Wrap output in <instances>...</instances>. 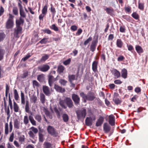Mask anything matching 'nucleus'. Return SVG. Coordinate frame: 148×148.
<instances>
[{
	"label": "nucleus",
	"mask_w": 148,
	"mask_h": 148,
	"mask_svg": "<svg viewBox=\"0 0 148 148\" xmlns=\"http://www.w3.org/2000/svg\"><path fill=\"white\" fill-rule=\"evenodd\" d=\"M50 69V66L47 64H43L38 67V69L42 72L47 71Z\"/></svg>",
	"instance_id": "9d476101"
},
{
	"label": "nucleus",
	"mask_w": 148,
	"mask_h": 148,
	"mask_svg": "<svg viewBox=\"0 0 148 148\" xmlns=\"http://www.w3.org/2000/svg\"><path fill=\"white\" fill-rule=\"evenodd\" d=\"M39 138L40 141L42 142L44 140V135L42 134L39 133Z\"/></svg>",
	"instance_id": "5fc2aeb1"
},
{
	"label": "nucleus",
	"mask_w": 148,
	"mask_h": 148,
	"mask_svg": "<svg viewBox=\"0 0 148 148\" xmlns=\"http://www.w3.org/2000/svg\"><path fill=\"white\" fill-rule=\"evenodd\" d=\"M64 69V68L63 66L62 65H60L58 67V72L59 73H62L63 72Z\"/></svg>",
	"instance_id": "4c0bfd02"
},
{
	"label": "nucleus",
	"mask_w": 148,
	"mask_h": 148,
	"mask_svg": "<svg viewBox=\"0 0 148 148\" xmlns=\"http://www.w3.org/2000/svg\"><path fill=\"white\" fill-rule=\"evenodd\" d=\"M30 130L28 132L29 136L33 138H34L35 134L37 133L38 132V129L34 127H32L30 129Z\"/></svg>",
	"instance_id": "39448f33"
},
{
	"label": "nucleus",
	"mask_w": 148,
	"mask_h": 148,
	"mask_svg": "<svg viewBox=\"0 0 148 148\" xmlns=\"http://www.w3.org/2000/svg\"><path fill=\"white\" fill-rule=\"evenodd\" d=\"M50 28L56 32L59 31L58 27L55 24H53L49 27Z\"/></svg>",
	"instance_id": "473e14b6"
},
{
	"label": "nucleus",
	"mask_w": 148,
	"mask_h": 148,
	"mask_svg": "<svg viewBox=\"0 0 148 148\" xmlns=\"http://www.w3.org/2000/svg\"><path fill=\"white\" fill-rule=\"evenodd\" d=\"M48 5L46 4L43 8L42 12V13L46 15L47 11Z\"/></svg>",
	"instance_id": "72a5a7b5"
},
{
	"label": "nucleus",
	"mask_w": 148,
	"mask_h": 148,
	"mask_svg": "<svg viewBox=\"0 0 148 148\" xmlns=\"http://www.w3.org/2000/svg\"><path fill=\"white\" fill-rule=\"evenodd\" d=\"M72 99L76 105H78L79 104L80 101V98L77 95L73 94L72 95Z\"/></svg>",
	"instance_id": "1a4fd4ad"
},
{
	"label": "nucleus",
	"mask_w": 148,
	"mask_h": 148,
	"mask_svg": "<svg viewBox=\"0 0 148 148\" xmlns=\"http://www.w3.org/2000/svg\"><path fill=\"white\" fill-rule=\"evenodd\" d=\"M9 17L5 23V27L7 29H11L14 26V16L12 14H9Z\"/></svg>",
	"instance_id": "f03ea898"
},
{
	"label": "nucleus",
	"mask_w": 148,
	"mask_h": 148,
	"mask_svg": "<svg viewBox=\"0 0 148 148\" xmlns=\"http://www.w3.org/2000/svg\"><path fill=\"white\" fill-rule=\"evenodd\" d=\"M44 148H53V145L49 143L45 142L43 144Z\"/></svg>",
	"instance_id": "c85d7f7f"
},
{
	"label": "nucleus",
	"mask_w": 148,
	"mask_h": 148,
	"mask_svg": "<svg viewBox=\"0 0 148 148\" xmlns=\"http://www.w3.org/2000/svg\"><path fill=\"white\" fill-rule=\"evenodd\" d=\"M5 53V51L0 47V61L2 60L3 58Z\"/></svg>",
	"instance_id": "f704fd0d"
},
{
	"label": "nucleus",
	"mask_w": 148,
	"mask_h": 148,
	"mask_svg": "<svg viewBox=\"0 0 148 148\" xmlns=\"http://www.w3.org/2000/svg\"><path fill=\"white\" fill-rule=\"evenodd\" d=\"M86 124L88 126L91 125L92 123V121L88 117L86 118L85 120Z\"/></svg>",
	"instance_id": "c756f323"
},
{
	"label": "nucleus",
	"mask_w": 148,
	"mask_h": 148,
	"mask_svg": "<svg viewBox=\"0 0 148 148\" xmlns=\"http://www.w3.org/2000/svg\"><path fill=\"white\" fill-rule=\"evenodd\" d=\"M119 95L118 93L115 92L114 93L113 95V101L114 103L116 105L120 104L122 101L121 100L118 98Z\"/></svg>",
	"instance_id": "423d86ee"
},
{
	"label": "nucleus",
	"mask_w": 148,
	"mask_h": 148,
	"mask_svg": "<svg viewBox=\"0 0 148 148\" xmlns=\"http://www.w3.org/2000/svg\"><path fill=\"white\" fill-rule=\"evenodd\" d=\"M144 3L138 2V8L140 10H143L144 9Z\"/></svg>",
	"instance_id": "79ce46f5"
},
{
	"label": "nucleus",
	"mask_w": 148,
	"mask_h": 148,
	"mask_svg": "<svg viewBox=\"0 0 148 148\" xmlns=\"http://www.w3.org/2000/svg\"><path fill=\"white\" fill-rule=\"evenodd\" d=\"M80 95L84 99L85 102H86V100L92 101L95 98V94L92 92L88 93L87 95L83 92H82L80 93Z\"/></svg>",
	"instance_id": "f257e3e1"
},
{
	"label": "nucleus",
	"mask_w": 148,
	"mask_h": 148,
	"mask_svg": "<svg viewBox=\"0 0 148 148\" xmlns=\"http://www.w3.org/2000/svg\"><path fill=\"white\" fill-rule=\"evenodd\" d=\"M5 37V35L3 33H0V42L2 41Z\"/></svg>",
	"instance_id": "13d9d810"
},
{
	"label": "nucleus",
	"mask_w": 148,
	"mask_h": 148,
	"mask_svg": "<svg viewBox=\"0 0 148 148\" xmlns=\"http://www.w3.org/2000/svg\"><path fill=\"white\" fill-rule=\"evenodd\" d=\"M13 14L15 15H17L18 14V9L17 7L13 8L12 10Z\"/></svg>",
	"instance_id": "8fccbe9b"
},
{
	"label": "nucleus",
	"mask_w": 148,
	"mask_h": 148,
	"mask_svg": "<svg viewBox=\"0 0 148 148\" xmlns=\"http://www.w3.org/2000/svg\"><path fill=\"white\" fill-rule=\"evenodd\" d=\"M49 55L47 54H44L43 56H42L40 59L41 61H45L49 58Z\"/></svg>",
	"instance_id": "c9c22d12"
},
{
	"label": "nucleus",
	"mask_w": 148,
	"mask_h": 148,
	"mask_svg": "<svg viewBox=\"0 0 148 148\" xmlns=\"http://www.w3.org/2000/svg\"><path fill=\"white\" fill-rule=\"evenodd\" d=\"M59 103L60 106L62 108L64 109H66L67 108L65 99L64 100H60V101Z\"/></svg>",
	"instance_id": "a878e982"
},
{
	"label": "nucleus",
	"mask_w": 148,
	"mask_h": 148,
	"mask_svg": "<svg viewBox=\"0 0 148 148\" xmlns=\"http://www.w3.org/2000/svg\"><path fill=\"white\" fill-rule=\"evenodd\" d=\"M98 63V61H94L92 65V69L93 71L95 72H96L97 71V66Z\"/></svg>",
	"instance_id": "2eb2a0df"
},
{
	"label": "nucleus",
	"mask_w": 148,
	"mask_h": 148,
	"mask_svg": "<svg viewBox=\"0 0 148 148\" xmlns=\"http://www.w3.org/2000/svg\"><path fill=\"white\" fill-rule=\"evenodd\" d=\"M14 94L15 99L16 101L18 100L19 98V97L17 91L16 89H14Z\"/></svg>",
	"instance_id": "ea45409f"
},
{
	"label": "nucleus",
	"mask_w": 148,
	"mask_h": 148,
	"mask_svg": "<svg viewBox=\"0 0 148 148\" xmlns=\"http://www.w3.org/2000/svg\"><path fill=\"white\" fill-rule=\"evenodd\" d=\"M76 113L78 119H84L86 114V110L84 108H83L76 111Z\"/></svg>",
	"instance_id": "7ed1b4c3"
},
{
	"label": "nucleus",
	"mask_w": 148,
	"mask_h": 148,
	"mask_svg": "<svg viewBox=\"0 0 148 148\" xmlns=\"http://www.w3.org/2000/svg\"><path fill=\"white\" fill-rule=\"evenodd\" d=\"M5 133L6 135H7L8 134V123H6L5 124Z\"/></svg>",
	"instance_id": "a18cd8bd"
},
{
	"label": "nucleus",
	"mask_w": 148,
	"mask_h": 148,
	"mask_svg": "<svg viewBox=\"0 0 148 148\" xmlns=\"http://www.w3.org/2000/svg\"><path fill=\"white\" fill-rule=\"evenodd\" d=\"M40 101L42 103H44L45 102V97L43 94H42L40 96Z\"/></svg>",
	"instance_id": "49530a36"
},
{
	"label": "nucleus",
	"mask_w": 148,
	"mask_h": 148,
	"mask_svg": "<svg viewBox=\"0 0 148 148\" xmlns=\"http://www.w3.org/2000/svg\"><path fill=\"white\" fill-rule=\"evenodd\" d=\"M135 49L137 52L139 54L143 53V50L142 47L139 45H136L135 47Z\"/></svg>",
	"instance_id": "b1692460"
},
{
	"label": "nucleus",
	"mask_w": 148,
	"mask_h": 148,
	"mask_svg": "<svg viewBox=\"0 0 148 148\" xmlns=\"http://www.w3.org/2000/svg\"><path fill=\"white\" fill-rule=\"evenodd\" d=\"M43 91L46 95L49 96L50 95V92L49 88L46 86H43Z\"/></svg>",
	"instance_id": "a211bd4d"
},
{
	"label": "nucleus",
	"mask_w": 148,
	"mask_h": 148,
	"mask_svg": "<svg viewBox=\"0 0 148 148\" xmlns=\"http://www.w3.org/2000/svg\"><path fill=\"white\" fill-rule=\"evenodd\" d=\"M105 10L107 13L109 14L112 13L114 11L113 9L112 8H107Z\"/></svg>",
	"instance_id": "37998d69"
},
{
	"label": "nucleus",
	"mask_w": 148,
	"mask_h": 148,
	"mask_svg": "<svg viewBox=\"0 0 148 148\" xmlns=\"http://www.w3.org/2000/svg\"><path fill=\"white\" fill-rule=\"evenodd\" d=\"M116 44L118 47L121 48L123 45V43L121 39H118L116 40Z\"/></svg>",
	"instance_id": "bb28decb"
},
{
	"label": "nucleus",
	"mask_w": 148,
	"mask_h": 148,
	"mask_svg": "<svg viewBox=\"0 0 148 148\" xmlns=\"http://www.w3.org/2000/svg\"><path fill=\"white\" fill-rule=\"evenodd\" d=\"M88 112L89 113V115L90 116L88 117L90 118V119L92 121L95 120L96 119L95 116L93 113H92L91 110H88Z\"/></svg>",
	"instance_id": "cd10ccee"
},
{
	"label": "nucleus",
	"mask_w": 148,
	"mask_h": 148,
	"mask_svg": "<svg viewBox=\"0 0 148 148\" xmlns=\"http://www.w3.org/2000/svg\"><path fill=\"white\" fill-rule=\"evenodd\" d=\"M21 103L22 104H25V98L24 94L21 92Z\"/></svg>",
	"instance_id": "a19ab883"
},
{
	"label": "nucleus",
	"mask_w": 148,
	"mask_h": 148,
	"mask_svg": "<svg viewBox=\"0 0 148 148\" xmlns=\"http://www.w3.org/2000/svg\"><path fill=\"white\" fill-rule=\"evenodd\" d=\"M97 43L96 41H93L92 42L90 47V49L93 52L95 51Z\"/></svg>",
	"instance_id": "412c9836"
},
{
	"label": "nucleus",
	"mask_w": 148,
	"mask_h": 148,
	"mask_svg": "<svg viewBox=\"0 0 148 148\" xmlns=\"http://www.w3.org/2000/svg\"><path fill=\"white\" fill-rule=\"evenodd\" d=\"M29 119L30 120L31 123L34 125H36V122L34 119L33 117L31 116H29Z\"/></svg>",
	"instance_id": "58836bf2"
},
{
	"label": "nucleus",
	"mask_w": 148,
	"mask_h": 148,
	"mask_svg": "<svg viewBox=\"0 0 148 148\" xmlns=\"http://www.w3.org/2000/svg\"><path fill=\"white\" fill-rule=\"evenodd\" d=\"M23 122L24 123L25 125H27L28 123L29 122V120L28 117L27 116H24L23 119Z\"/></svg>",
	"instance_id": "4d7b16f0"
},
{
	"label": "nucleus",
	"mask_w": 148,
	"mask_h": 148,
	"mask_svg": "<svg viewBox=\"0 0 148 148\" xmlns=\"http://www.w3.org/2000/svg\"><path fill=\"white\" fill-rule=\"evenodd\" d=\"M48 133L51 135H54L56 134L54 128L51 126H49L47 128Z\"/></svg>",
	"instance_id": "9b49d317"
},
{
	"label": "nucleus",
	"mask_w": 148,
	"mask_h": 148,
	"mask_svg": "<svg viewBox=\"0 0 148 148\" xmlns=\"http://www.w3.org/2000/svg\"><path fill=\"white\" fill-rule=\"evenodd\" d=\"M62 118L64 121L65 122H67L69 120V117L68 115L65 113L63 114Z\"/></svg>",
	"instance_id": "2f4dec72"
},
{
	"label": "nucleus",
	"mask_w": 148,
	"mask_h": 148,
	"mask_svg": "<svg viewBox=\"0 0 148 148\" xmlns=\"http://www.w3.org/2000/svg\"><path fill=\"white\" fill-rule=\"evenodd\" d=\"M68 77L69 82L71 83L73 81L77 79V76L74 75L69 74Z\"/></svg>",
	"instance_id": "f3484780"
},
{
	"label": "nucleus",
	"mask_w": 148,
	"mask_h": 148,
	"mask_svg": "<svg viewBox=\"0 0 148 148\" xmlns=\"http://www.w3.org/2000/svg\"><path fill=\"white\" fill-rule=\"evenodd\" d=\"M37 79L40 82H42L44 80V75L42 74L38 75L37 77Z\"/></svg>",
	"instance_id": "e433bc0d"
},
{
	"label": "nucleus",
	"mask_w": 148,
	"mask_h": 148,
	"mask_svg": "<svg viewBox=\"0 0 148 148\" xmlns=\"http://www.w3.org/2000/svg\"><path fill=\"white\" fill-rule=\"evenodd\" d=\"M9 105L10 106L11 109L12 110L13 108V106L12 105V100L10 98V94H9Z\"/></svg>",
	"instance_id": "3c124183"
},
{
	"label": "nucleus",
	"mask_w": 148,
	"mask_h": 148,
	"mask_svg": "<svg viewBox=\"0 0 148 148\" xmlns=\"http://www.w3.org/2000/svg\"><path fill=\"white\" fill-rule=\"evenodd\" d=\"M65 101L67 106L69 108H71L73 106V103L70 98L66 97L65 99Z\"/></svg>",
	"instance_id": "f8f14e48"
},
{
	"label": "nucleus",
	"mask_w": 148,
	"mask_h": 148,
	"mask_svg": "<svg viewBox=\"0 0 148 148\" xmlns=\"http://www.w3.org/2000/svg\"><path fill=\"white\" fill-rule=\"evenodd\" d=\"M109 123L112 126H113L115 125V117L113 115L109 116Z\"/></svg>",
	"instance_id": "dca6fc26"
},
{
	"label": "nucleus",
	"mask_w": 148,
	"mask_h": 148,
	"mask_svg": "<svg viewBox=\"0 0 148 148\" xmlns=\"http://www.w3.org/2000/svg\"><path fill=\"white\" fill-rule=\"evenodd\" d=\"M22 27H21L16 26L14 29V35L16 37L18 38V34L22 33Z\"/></svg>",
	"instance_id": "6e6552de"
},
{
	"label": "nucleus",
	"mask_w": 148,
	"mask_h": 148,
	"mask_svg": "<svg viewBox=\"0 0 148 148\" xmlns=\"http://www.w3.org/2000/svg\"><path fill=\"white\" fill-rule=\"evenodd\" d=\"M121 76L124 79H126L127 77V71L125 69L123 68L122 69L121 71Z\"/></svg>",
	"instance_id": "4468645a"
},
{
	"label": "nucleus",
	"mask_w": 148,
	"mask_h": 148,
	"mask_svg": "<svg viewBox=\"0 0 148 148\" xmlns=\"http://www.w3.org/2000/svg\"><path fill=\"white\" fill-rule=\"evenodd\" d=\"M13 108L14 112H19L20 110L19 106L14 101H13Z\"/></svg>",
	"instance_id": "5701e85b"
},
{
	"label": "nucleus",
	"mask_w": 148,
	"mask_h": 148,
	"mask_svg": "<svg viewBox=\"0 0 148 148\" xmlns=\"http://www.w3.org/2000/svg\"><path fill=\"white\" fill-rule=\"evenodd\" d=\"M125 59L124 57L123 56H119L117 58V60L118 61H121Z\"/></svg>",
	"instance_id": "0e129e2a"
},
{
	"label": "nucleus",
	"mask_w": 148,
	"mask_h": 148,
	"mask_svg": "<svg viewBox=\"0 0 148 148\" xmlns=\"http://www.w3.org/2000/svg\"><path fill=\"white\" fill-rule=\"evenodd\" d=\"M54 88L56 91L59 92L63 93L65 91V89L64 88H62L57 84H55Z\"/></svg>",
	"instance_id": "ddd939ff"
},
{
	"label": "nucleus",
	"mask_w": 148,
	"mask_h": 148,
	"mask_svg": "<svg viewBox=\"0 0 148 148\" xmlns=\"http://www.w3.org/2000/svg\"><path fill=\"white\" fill-rule=\"evenodd\" d=\"M132 16L133 18L136 20L138 19L139 18L138 14L135 12H134L132 14Z\"/></svg>",
	"instance_id": "09e8293b"
},
{
	"label": "nucleus",
	"mask_w": 148,
	"mask_h": 148,
	"mask_svg": "<svg viewBox=\"0 0 148 148\" xmlns=\"http://www.w3.org/2000/svg\"><path fill=\"white\" fill-rule=\"evenodd\" d=\"M54 82L53 77L51 75L49 76L48 82L50 86H52Z\"/></svg>",
	"instance_id": "4be33fe9"
},
{
	"label": "nucleus",
	"mask_w": 148,
	"mask_h": 148,
	"mask_svg": "<svg viewBox=\"0 0 148 148\" xmlns=\"http://www.w3.org/2000/svg\"><path fill=\"white\" fill-rule=\"evenodd\" d=\"M127 47L128 50L132 52V51L134 49L132 45H127Z\"/></svg>",
	"instance_id": "774afa93"
},
{
	"label": "nucleus",
	"mask_w": 148,
	"mask_h": 148,
	"mask_svg": "<svg viewBox=\"0 0 148 148\" xmlns=\"http://www.w3.org/2000/svg\"><path fill=\"white\" fill-rule=\"evenodd\" d=\"M25 110L26 112L28 113L29 112V103L28 101L26 102L25 106Z\"/></svg>",
	"instance_id": "de8ad7c7"
},
{
	"label": "nucleus",
	"mask_w": 148,
	"mask_h": 148,
	"mask_svg": "<svg viewBox=\"0 0 148 148\" xmlns=\"http://www.w3.org/2000/svg\"><path fill=\"white\" fill-rule=\"evenodd\" d=\"M43 31L45 33H46L49 34H51L52 32L51 30L49 29H46L43 30Z\"/></svg>",
	"instance_id": "052dcab7"
},
{
	"label": "nucleus",
	"mask_w": 148,
	"mask_h": 148,
	"mask_svg": "<svg viewBox=\"0 0 148 148\" xmlns=\"http://www.w3.org/2000/svg\"><path fill=\"white\" fill-rule=\"evenodd\" d=\"M24 21V20L21 17H20L19 19L16 20V26L21 27V25H23Z\"/></svg>",
	"instance_id": "aec40b11"
},
{
	"label": "nucleus",
	"mask_w": 148,
	"mask_h": 148,
	"mask_svg": "<svg viewBox=\"0 0 148 148\" xmlns=\"http://www.w3.org/2000/svg\"><path fill=\"white\" fill-rule=\"evenodd\" d=\"M119 30L120 32H125V27L124 26H120Z\"/></svg>",
	"instance_id": "e2e57ef3"
},
{
	"label": "nucleus",
	"mask_w": 148,
	"mask_h": 148,
	"mask_svg": "<svg viewBox=\"0 0 148 148\" xmlns=\"http://www.w3.org/2000/svg\"><path fill=\"white\" fill-rule=\"evenodd\" d=\"M59 83L62 85L63 86L65 85L67 83V81L64 79H61L59 81Z\"/></svg>",
	"instance_id": "6e6d98bb"
},
{
	"label": "nucleus",
	"mask_w": 148,
	"mask_h": 148,
	"mask_svg": "<svg viewBox=\"0 0 148 148\" xmlns=\"http://www.w3.org/2000/svg\"><path fill=\"white\" fill-rule=\"evenodd\" d=\"M103 130L106 133H109V136L112 134L114 129L112 128L111 126L107 123H104L103 125Z\"/></svg>",
	"instance_id": "20e7f679"
},
{
	"label": "nucleus",
	"mask_w": 148,
	"mask_h": 148,
	"mask_svg": "<svg viewBox=\"0 0 148 148\" xmlns=\"http://www.w3.org/2000/svg\"><path fill=\"white\" fill-rule=\"evenodd\" d=\"M92 40L91 37H90L88 39L85 40L84 42V45H85L88 44Z\"/></svg>",
	"instance_id": "603ef678"
},
{
	"label": "nucleus",
	"mask_w": 148,
	"mask_h": 148,
	"mask_svg": "<svg viewBox=\"0 0 148 148\" xmlns=\"http://www.w3.org/2000/svg\"><path fill=\"white\" fill-rule=\"evenodd\" d=\"M14 128L17 129H19L20 127V122L18 119H15L14 122Z\"/></svg>",
	"instance_id": "393cba45"
},
{
	"label": "nucleus",
	"mask_w": 148,
	"mask_h": 148,
	"mask_svg": "<svg viewBox=\"0 0 148 148\" xmlns=\"http://www.w3.org/2000/svg\"><path fill=\"white\" fill-rule=\"evenodd\" d=\"M35 118L36 120L39 122H40L41 120V116L39 115H36L35 116Z\"/></svg>",
	"instance_id": "864d4df0"
},
{
	"label": "nucleus",
	"mask_w": 148,
	"mask_h": 148,
	"mask_svg": "<svg viewBox=\"0 0 148 148\" xmlns=\"http://www.w3.org/2000/svg\"><path fill=\"white\" fill-rule=\"evenodd\" d=\"M31 100L34 103H35L37 100V98L36 96H33L31 98Z\"/></svg>",
	"instance_id": "338daca9"
},
{
	"label": "nucleus",
	"mask_w": 148,
	"mask_h": 148,
	"mask_svg": "<svg viewBox=\"0 0 148 148\" xmlns=\"http://www.w3.org/2000/svg\"><path fill=\"white\" fill-rule=\"evenodd\" d=\"M20 15L21 16V17L22 18H25L26 16V15L24 12L23 9L20 10Z\"/></svg>",
	"instance_id": "c03bdc74"
},
{
	"label": "nucleus",
	"mask_w": 148,
	"mask_h": 148,
	"mask_svg": "<svg viewBox=\"0 0 148 148\" xmlns=\"http://www.w3.org/2000/svg\"><path fill=\"white\" fill-rule=\"evenodd\" d=\"M5 10L3 7L2 6H0V16L2 15L4 12Z\"/></svg>",
	"instance_id": "bf43d9fd"
},
{
	"label": "nucleus",
	"mask_w": 148,
	"mask_h": 148,
	"mask_svg": "<svg viewBox=\"0 0 148 148\" xmlns=\"http://www.w3.org/2000/svg\"><path fill=\"white\" fill-rule=\"evenodd\" d=\"M31 56V55L29 54H27L26 56L23 58L22 59V60H23V61H25L26 60H27V59H28Z\"/></svg>",
	"instance_id": "69168bd1"
},
{
	"label": "nucleus",
	"mask_w": 148,
	"mask_h": 148,
	"mask_svg": "<svg viewBox=\"0 0 148 148\" xmlns=\"http://www.w3.org/2000/svg\"><path fill=\"white\" fill-rule=\"evenodd\" d=\"M49 38H44L39 42V43L41 44H45L49 42L48 40Z\"/></svg>",
	"instance_id": "7c9ffc66"
},
{
	"label": "nucleus",
	"mask_w": 148,
	"mask_h": 148,
	"mask_svg": "<svg viewBox=\"0 0 148 148\" xmlns=\"http://www.w3.org/2000/svg\"><path fill=\"white\" fill-rule=\"evenodd\" d=\"M71 61V59L70 58H69L64 62L63 64L65 65H67L70 63Z\"/></svg>",
	"instance_id": "680f3d73"
},
{
	"label": "nucleus",
	"mask_w": 148,
	"mask_h": 148,
	"mask_svg": "<svg viewBox=\"0 0 148 148\" xmlns=\"http://www.w3.org/2000/svg\"><path fill=\"white\" fill-rule=\"evenodd\" d=\"M111 72L113 75L115 79L119 78L121 77V73L120 72L115 69H113L111 70Z\"/></svg>",
	"instance_id": "0eeeda50"
},
{
	"label": "nucleus",
	"mask_w": 148,
	"mask_h": 148,
	"mask_svg": "<svg viewBox=\"0 0 148 148\" xmlns=\"http://www.w3.org/2000/svg\"><path fill=\"white\" fill-rule=\"evenodd\" d=\"M103 117L101 116H100L96 123V126L97 127L100 126L103 123Z\"/></svg>",
	"instance_id": "6ab92c4d"
}]
</instances>
